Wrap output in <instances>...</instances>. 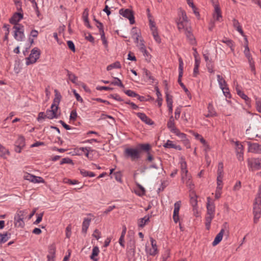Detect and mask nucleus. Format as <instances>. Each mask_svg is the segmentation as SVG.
<instances>
[{"label": "nucleus", "mask_w": 261, "mask_h": 261, "mask_svg": "<svg viewBox=\"0 0 261 261\" xmlns=\"http://www.w3.org/2000/svg\"><path fill=\"white\" fill-rule=\"evenodd\" d=\"M91 221V219L89 218H85L84 219V221L82 223V231L84 233H86L88 228L90 225V222Z\"/></svg>", "instance_id": "obj_22"}, {"label": "nucleus", "mask_w": 261, "mask_h": 261, "mask_svg": "<svg viewBox=\"0 0 261 261\" xmlns=\"http://www.w3.org/2000/svg\"><path fill=\"white\" fill-rule=\"evenodd\" d=\"M124 93L129 97L140 98V96L138 94L130 90H125Z\"/></svg>", "instance_id": "obj_43"}, {"label": "nucleus", "mask_w": 261, "mask_h": 261, "mask_svg": "<svg viewBox=\"0 0 261 261\" xmlns=\"http://www.w3.org/2000/svg\"><path fill=\"white\" fill-rule=\"evenodd\" d=\"M72 227L71 224H69L66 228V237L69 238L71 235Z\"/></svg>", "instance_id": "obj_51"}, {"label": "nucleus", "mask_w": 261, "mask_h": 261, "mask_svg": "<svg viewBox=\"0 0 261 261\" xmlns=\"http://www.w3.org/2000/svg\"><path fill=\"white\" fill-rule=\"evenodd\" d=\"M180 168L181 175L185 174V175L186 176L187 173H188V171L187 169V163L184 160L180 162Z\"/></svg>", "instance_id": "obj_35"}, {"label": "nucleus", "mask_w": 261, "mask_h": 261, "mask_svg": "<svg viewBox=\"0 0 261 261\" xmlns=\"http://www.w3.org/2000/svg\"><path fill=\"white\" fill-rule=\"evenodd\" d=\"M131 35L136 43H138L141 37V33L136 27H133L131 30Z\"/></svg>", "instance_id": "obj_16"}, {"label": "nucleus", "mask_w": 261, "mask_h": 261, "mask_svg": "<svg viewBox=\"0 0 261 261\" xmlns=\"http://www.w3.org/2000/svg\"><path fill=\"white\" fill-rule=\"evenodd\" d=\"M115 179L120 182H122V175L120 172H116L114 174Z\"/></svg>", "instance_id": "obj_57"}, {"label": "nucleus", "mask_w": 261, "mask_h": 261, "mask_svg": "<svg viewBox=\"0 0 261 261\" xmlns=\"http://www.w3.org/2000/svg\"><path fill=\"white\" fill-rule=\"evenodd\" d=\"M200 65V60L199 59L195 60V65L193 70V76L196 77L198 73V68Z\"/></svg>", "instance_id": "obj_36"}, {"label": "nucleus", "mask_w": 261, "mask_h": 261, "mask_svg": "<svg viewBox=\"0 0 261 261\" xmlns=\"http://www.w3.org/2000/svg\"><path fill=\"white\" fill-rule=\"evenodd\" d=\"M121 64L119 62H115V63L108 65L107 67V70L109 71L113 68H120Z\"/></svg>", "instance_id": "obj_37"}, {"label": "nucleus", "mask_w": 261, "mask_h": 261, "mask_svg": "<svg viewBox=\"0 0 261 261\" xmlns=\"http://www.w3.org/2000/svg\"><path fill=\"white\" fill-rule=\"evenodd\" d=\"M232 24L238 32H239L241 35L243 34V31L238 20L233 18L232 20Z\"/></svg>", "instance_id": "obj_24"}, {"label": "nucleus", "mask_w": 261, "mask_h": 261, "mask_svg": "<svg viewBox=\"0 0 261 261\" xmlns=\"http://www.w3.org/2000/svg\"><path fill=\"white\" fill-rule=\"evenodd\" d=\"M152 34L153 36L154 39L158 43H160L161 42V39L158 35V33L157 30L154 31H152Z\"/></svg>", "instance_id": "obj_45"}, {"label": "nucleus", "mask_w": 261, "mask_h": 261, "mask_svg": "<svg viewBox=\"0 0 261 261\" xmlns=\"http://www.w3.org/2000/svg\"><path fill=\"white\" fill-rule=\"evenodd\" d=\"M163 146L167 148H177V145L174 144L172 141L169 140L167 141Z\"/></svg>", "instance_id": "obj_42"}, {"label": "nucleus", "mask_w": 261, "mask_h": 261, "mask_svg": "<svg viewBox=\"0 0 261 261\" xmlns=\"http://www.w3.org/2000/svg\"><path fill=\"white\" fill-rule=\"evenodd\" d=\"M236 89L238 95L242 98L244 99L246 101H250V98L239 89L238 86H237Z\"/></svg>", "instance_id": "obj_31"}, {"label": "nucleus", "mask_w": 261, "mask_h": 261, "mask_svg": "<svg viewBox=\"0 0 261 261\" xmlns=\"http://www.w3.org/2000/svg\"><path fill=\"white\" fill-rule=\"evenodd\" d=\"M55 93V97L54 99V101L53 104H55L56 105H58L60 103V102L61 101L62 96L60 93L58 92V91L57 89H55L54 90Z\"/></svg>", "instance_id": "obj_30"}, {"label": "nucleus", "mask_w": 261, "mask_h": 261, "mask_svg": "<svg viewBox=\"0 0 261 261\" xmlns=\"http://www.w3.org/2000/svg\"><path fill=\"white\" fill-rule=\"evenodd\" d=\"M222 187H217L216 192H215V198L218 199L221 196V190H222Z\"/></svg>", "instance_id": "obj_61"}, {"label": "nucleus", "mask_w": 261, "mask_h": 261, "mask_svg": "<svg viewBox=\"0 0 261 261\" xmlns=\"http://www.w3.org/2000/svg\"><path fill=\"white\" fill-rule=\"evenodd\" d=\"M181 206V201H178L174 204V211L173 219L175 223H177L179 221V211Z\"/></svg>", "instance_id": "obj_12"}, {"label": "nucleus", "mask_w": 261, "mask_h": 261, "mask_svg": "<svg viewBox=\"0 0 261 261\" xmlns=\"http://www.w3.org/2000/svg\"><path fill=\"white\" fill-rule=\"evenodd\" d=\"M119 14L123 17L128 18L131 24L135 23V18L133 12L132 10L128 9H121L119 10Z\"/></svg>", "instance_id": "obj_9"}, {"label": "nucleus", "mask_w": 261, "mask_h": 261, "mask_svg": "<svg viewBox=\"0 0 261 261\" xmlns=\"http://www.w3.org/2000/svg\"><path fill=\"white\" fill-rule=\"evenodd\" d=\"M67 45L68 46V47L73 52L75 51V46H74V44L73 43V42L71 41V40H69L67 41Z\"/></svg>", "instance_id": "obj_63"}, {"label": "nucleus", "mask_w": 261, "mask_h": 261, "mask_svg": "<svg viewBox=\"0 0 261 261\" xmlns=\"http://www.w3.org/2000/svg\"><path fill=\"white\" fill-rule=\"evenodd\" d=\"M33 183H44V180L40 176H35V178H33Z\"/></svg>", "instance_id": "obj_54"}, {"label": "nucleus", "mask_w": 261, "mask_h": 261, "mask_svg": "<svg viewBox=\"0 0 261 261\" xmlns=\"http://www.w3.org/2000/svg\"><path fill=\"white\" fill-rule=\"evenodd\" d=\"M25 211H19L17 212L14 217V224L17 227H23L24 225L23 219L27 215Z\"/></svg>", "instance_id": "obj_4"}, {"label": "nucleus", "mask_w": 261, "mask_h": 261, "mask_svg": "<svg viewBox=\"0 0 261 261\" xmlns=\"http://www.w3.org/2000/svg\"><path fill=\"white\" fill-rule=\"evenodd\" d=\"M179 61V75H178V82L180 86L183 88L185 92L187 93V94H190V92L188 90V89L186 88L185 85L181 82V77L183 75V71H184V63L182 61V60L181 58H179L178 59Z\"/></svg>", "instance_id": "obj_6"}, {"label": "nucleus", "mask_w": 261, "mask_h": 261, "mask_svg": "<svg viewBox=\"0 0 261 261\" xmlns=\"http://www.w3.org/2000/svg\"><path fill=\"white\" fill-rule=\"evenodd\" d=\"M150 241L151 244L152 248L148 249L147 245H146L145 251L147 254L154 256L158 252L157 245L155 241L152 238H150Z\"/></svg>", "instance_id": "obj_11"}, {"label": "nucleus", "mask_w": 261, "mask_h": 261, "mask_svg": "<svg viewBox=\"0 0 261 261\" xmlns=\"http://www.w3.org/2000/svg\"><path fill=\"white\" fill-rule=\"evenodd\" d=\"M149 215H146L143 218L139 219L138 220V226L141 228L144 227V226L149 221L150 219Z\"/></svg>", "instance_id": "obj_23"}, {"label": "nucleus", "mask_w": 261, "mask_h": 261, "mask_svg": "<svg viewBox=\"0 0 261 261\" xmlns=\"http://www.w3.org/2000/svg\"><path fill=\"white\" fill-rule=\"evenodd\" d=\"M10 237V233L6 232L0 233V244L6 242Z\"/></svg>", "instance_id": "obj_32"}, {"label": "nucleus", "mask_w": 261, "mask_h": 261, "mask_svg": "<svg viewBox=\"0 0 261 261\" xmlns=\"http://www.w3.org/2000/svg\"><path fill=\"white\" fill-rule=\"evenodd\" d=\"M236 153L243 152L244 147L241 143L239 141L235 142Z\"/></svg>", "instance_id": "obj_41"}, {"label": "nucleus", "mask_w": 261, "mask_h": 261, "mask_svg": "<svg viewBox=\"0 0 261 261\" xmlns=\"http://www.w3.org/2000/svg\"><path fill=\"white\" fill-rule=\"evenodd\" d=\"M217 81H218V82L219 83V87L220 88L227 86V84L225 80L223 79V77L222 76H221L219 74H218L217 75Z\"/></svg>", "instance_id": "obj_33"}, {"label": "nucleus", "mask_w": 261, "mask_h": 261, "mask_svg": "<svg viewBox=\"0 0 261 261\" xmlns=\"http://www.w3.org/2000/svg\"><path fill=\"white\" fill-rule=\"evenodd\" d=\"M223 165L222 163H219L217 170V175H223Z\"/></svg>", "instance_id": "obj_50"}, {"label": "nucleus", "mask_w": 261, "mask_h": 261, "mask_svg": "<svg viewBox=\"0 0 261 261\" xmlns=\"http://www.w3.org/2000/svg\"><path fill=\"white\" fill-rule=\"evenodd\" d=\"M167 125L168 128L173 133L177 129V128L175 126L174 120L172 115L170 116L169 120L167 122Z\"/></svg>", "instance_id": "obj_21"}, {"label": "nucleus", "mask_w": 261, "mask_h": 261, "mask_svg": "<svg viewBox=\"0 0 261 261\" xmlns=\"http://www.w3.org/2000/svg\"><path fill=\"white\" fill-rule=\"evenodd\" d=\"M181 113V107H178L176 108L175 110V119L177 120L180 117V115Z\"/></svg>", "instance_id": "obj_55"}, {"label": "nucleus", "mask_w": 261, "mask_h": 261, "mask_svg": "<svg viewBox=\"0 0 261 261\" xmlns=\"http://www.w3.org/2000/svg\"><path fill=\"white\" fill-rule=\"evenodd\" d=\"M19 146L23 147L24 146V138L22 137H19L16 142Z\"/></svg>", "instance_id": "obj_59"}, {"label": "nucleus", "mask_w": 261, "mask_h": 261, "mask_svg": "<svg viewBox=\"0 0 261 261\" xmlns=\"http://www.w3.org/2000/svg\"><path fill=\"white\" fill-rule=\"evenodd\" d=\"M46 118L49 119H53L54 118H57L58 116H56L55 113L53 111L50 110H47L46 112Z\"/></svg>", "instance_id": "obj_40"}, {"label": "nucleus", "mask_w": 261, "mask_h": 261, "mask_svg": "<svg viewBox=\"0 0 261 261\" xmlns=\"http://www.w3.org/2000/svg\"><path fill=\"white\" fill-rule=\"evenodd\" d=\"M143 74L146 76L148 80L151 83H153L155 80L154 78L151 75L149 71L147 69L144 68L143 69Z\"/></svg>", "instance_id": "obj_28"}, {"label": "nucleus", "mask_w": 261, "mask_h": 261, "mask_svg": "<svg viewBox=\"0 0 261 261\" xmlns=\"http://www.w3.org/2000/svg\"><path fill=\"white\" fill-rule=\"evenodd\" d=\"M124 154L125 156L130 158L132 161L140 158V151L137 148H127L124 150Z\"/></svg>", "instance_id": "obj_7"}, {"label": "nucleus", "mask_w": 261, "mask_h": 261, "mask_svg": "<svg viewBox=\"0 0 261 261\" xmlns=\"http://www.w3.org/2000/svg\"><path fill=\"white\" fill-rule=\"evenodd\" d=\"M221 89L222 90L223 94L225 96H228V95H229V89L227 87V85L226 86H224L223 87L221 88Z\"/></svg>", "instance_id": "obj_64"}, {"label": "nucleus", "mask_w": 261, "mask_h": 261, "mask_svg": "<svg viewBox=\"0 0 261 261\" xmlns=\"http://www.w3.org/2000/svg\"><path fill=\"white\" fill-rule=\"evenodd\" d=\"M214 215H207L205 216V226L207 230H209L211 227V224L212 220L214 219Z\"/></svg>", "instance_id": "obj_26"}, {"label": "nucleus", "mask_w": 261, "mask_h": 261, "mask_svg": "<svg viewBox=\"0 0 261 261\" xmlns=\"http://www.w3.org/2000/svg\"><path fill=\"white\" fill-rule=\"evenodd\" d=\"M155 91H156V95L157 96V102H158V106L159 107H161V105H162V100H163V99L162 98V94L160 92V90H159V89L158 87H156L155 88Z\"/></svg>", "instance_id": "obj_34"}, {"label": "nucleus", "mask_w": 261, "mask_h": 261, "mask_svg": "<svg viewBox=\"0 0 261 261\" xmlns=\"http://www.w3.org/2000/svg\"><path fill=\"white\" fill-rule=\"evenodd\" d=\"M213 17L216 20H219L220 18L222 17L220 9L217 5L215 6V12L213 14Z\"/></svg>", "instance_id": "obj_27"}, {"label": "nucleus", "mask_w": 261, "mask_h": 261, "mask_svg": "<svg viewBox=\"0 0 261 261\" xmlns=\"http://www.w3.org/2000/svg\"><path fill=\"white\" fill-rule=\"evenodd\" d=\"M13 29L15 30L14 34V38L18 41H23L24 38L23 26L21 24L14 25Z\"/></svg>", "instance_id": "obj_5"}, {"label": "nucleus", "mask_w": 261, "mask_h": 261, "mask_svg": "<svg viewBox=\"0 0 261 261\" xmlns=\"http://www.w3.org/2000/svg\"><path fill=\"white\" fill-rule=\"evenodd\" d=\"M24 178L25 179L29 180L31 182H33V180H34L33 178H35V175H33L32 174L27 173L24 176Z\"/></svg>", "instance_id": "obj_62"}, {"label": "nucleus", "mask_w": 261, "mask_h": 261, "mask_svg": "<svg viewBox=\"0 0 261 261\" xmlns=\"http://www.w3.org/2000/svg\"><path fill=\"white\" fill-rule=\"evenodd\" d=\"M136 115L144 123L148 125L153 124V122L147 115L143 113H137Z\"/></svg>", "instance_id": "obj_18"}, {"label": "nucleus", "mask_w": 261, "mask_h": 261, "mask_svg": "<svg viewBox=\"0 0 261 261\" xmlns=\"http://www.w3.org/2000/svg\"><path fill=\"white\" fill-rule=\"evenodd\" d=\"M112 85H115V86H118L120 87L123 88L124 85L122 83L121 80L118 78V77H115L114 81L112 82L111 83Z\"/></svg>", "instance_id": "obj_44"}, {"label": "nucleus", "mask_w": 261, "mask_h": 261, "mask_svg": "<svg viewBox=\"0 0 261 261\" xmlns=\"http://www.w3.org/2000/svg\"><path fill=\"white\" fill-rule=\"evenodd\" d=\"M178 18L176 20V24L178 30L181 32L182 30L186 31V29H190L188 27V21L186 13L181 8L178 9Z\"/></svg>", "instance_id": "obj_1"}, {"label": "nucleus", "mask_w": 261, "mask_h": 261, "mask_svg": "<svg viewBox=\"0 0 261 261\" xmlns=\"http://www.w3.org/2000/svg\"><path fill=\"white\" fill-rule=\"evenodd\" d=\"M23 18V14L15 13L10 19V22L14 25H18V22Z\"/></svg>", "instance_id": "obj_17"}, {"label": "nucleus", "mask_w": 261, "mask_h": 261, "mask_svg": "<svg viewBox=\"0 0 261 261\" xmlns=\"http://www.w3.org/2000/svg\"><path fill=\"white\" fill-rule=\"evenodd\" d=\"M9 151L0 144V156L4 157L6 154H9Z\"/></svg>", "instance_id": "obj_47"}, {"label": "nucleus", "mask_w": 261, "mask_h": 261, "mask_svg": "<svg viewBox=\"0 0 261 261\" xmlns=\"http://www.w3.org/2000/svg\"><path fill=\"white\" fill-rule=\"evenodd\" d=\"M206 210V214L215 215V204L214 202L212 201L210 197H207Z\"/></svg>", "instance_id": "obj_14"}, {"label": "nucleus", "mask_w": 261, "mask_h": 261, "mask_svg": "<svg viewBox=\"0 0 261 261\" xmlns=\"http://www.w3.org/2000/svg\"><path fill=\"white\" fill-rule=\"evenodd\" d=\"M253 210L254 223L256 224L261 217V197H256L253 203Z\"/></svg>", "instance_id": "obj_2"}, {"label": "nucleus", "mask_w": 261, "mask_h": 261, "mask_svg": "<svg viewBox=\"0 0 261 261\" xmlns=\"http://www.w3.org/2000/svg\"><path fill=\"white\" fill-rule=\"evenodd\" d=\"M249 150L251 152L260 153H261V145L257 143L249 144Z\"/></svg>", "instance_id": "obj_20"}, {"label": "nucleus", "mask_w": 261, "mask_h": 261, "mask_svg": "<svg viewBox=\"0 0 261 261\" xmlns=\"http://www.w3.org/2000/svg\"><path fill=\"white\" fill-rule=\"evenodd\" d=\"M225 231H228V224L227 222H225L223 224L222 228H221L220 231L216 236L214 241L212 243V244L214 246L217 245L221 241Z\"/></svg>", "instance_id": "obj_8"}, {"label": "nucleus", "mask_w": 261, "mask_h": 261, "mask_svg": "<svg viewBox=\"0 0 261 261\" xmlns=\"http://www.w3.org/2000/svg\"><path fill=\"white\" fill-rule=\"evenodd\" d=\"M249 168L252 170H257L261 169V160L259 159H251L248 160Z\"/></svg>", "instance_id": "obj_10"}, {"label": "nucleus", "mask_w": 261, "mask_h": 261, "mask_svg": "<svg viewBox=\"0 0 261 261\" xmlns=\"http://www.w3.org/2000/svg\"><path fill=\"white\" fill-rule=\"evenodd\" d=\"M81 174L84 177L89 176V177H94L95 176L94 173L88 171L84 169L81 170L80 171Z\"/></svg>", "instance_id": "obj_38"}, {"label": "nucleus", "mask_w": 261, "mask_h": 261, "mask_svg": "<svg viewBox=\"0 0 261 261\" xmlns=\"http://www.w3.org/2000/svg\"><path fill=\"white\" fill-rule=\"evenodd\" d=\"M185 34L188 40L189 43L192 45H196V41L194 36L191 32V28L186 29V31H185Z\"/></svg>", "instance_id": "obj_15"}, {"label": "nucleus", "mask_w": 261, "mask_h": 261, "mask_svg": "<svg viewBox=\"0 0 261 261\" xmlns=\"http://www.w3.org/2000/svg\"><path fill=\"white\" fill-rule=\"evenodd\" d=\"M140 149L148 151L150 149V145L149 144H141L139 145Z\"/></svg>", "instance_id": "obj_49"}, {"label": "nucleus", "mask_w": 261, "mask_h": 261, "mask_svg": "<svg viewBox=\"0 0 261 261\" xmlns=\"http://www.w3.org/2000/svg\"><path fill=\"white\" fill-rule=\"evenodd\" d=\"M92 236L98 240L101 238V232L98 229H96L94 230Z\"/></svg>", "instance_id": "obj_52"}, {"label": "nucleus", "mask_w": 261, "mask_h": 261, "mask_svg": "<svg viewBox=\"0 0 261 261\" xmlns=\"http://www.w3.org/2000/svg\"><path fill=\"white\" fill-rule=\"evenodd\" d=\"M40 54L41 51L38 48L34 47L33 48L29 56L25 59L26 65H29L36 63L37 60L40 58Z\"/></svg>", "instance_id": "obj_3"}, {"label": "nucleus", "mask_w": 261, "mask_h": 261, "mask_svg": "<svg viewBox=\"0 0 261 261\" xmlns=\"http://www.w3.org/2000/svg\"><path fill=\"white\" fill-rule=\"evenodd\" d=\"M256 108L257 111L261 113V99H256Z\"/></svg>", "instance_id": "obj_60"}, {"label": "nucleus", "mask_w": 261, "mask_h": 261, "mask_svg": "<svg viewBox=\"0 0 261 261\" xmlns=\"http://www.w3.org/2000/svg\"><path fill=\"white\" fill-rule=\"evenodd\" d=\"M222 41V42L225 43L228 47H229L231 51H233V44L232 40L226 39L225 40H223Z\"/></svg>", "instance_id": "obj_48"}, {"label": "nucleus", "mask_w": 261, "mask_h": 261, "mask_svg": "<svg viewBox=\"0 0 261 261\" xmlns=\"http://www.w3.org/2000/svg\"><path fill=\"white\" fill-rule=\"evenodd\" d=\"M89 10L88 8H86L84 9V12L83 13L82 17L85 22H88L89 19Z\"/></svg>", "instance_id": "obj_46"}, {"label": "nucleus", "mask_w": 261, "mask_h": 261, "mask_svg": "<svg viewBox=\"0 0 261 261\" xmlns=\"http://www.w3.org/2000/svg\"><path fill=\"white\" fill-rule=\"evenodd\" d=\"M166 98L167 106L172 105V97L168 93H166Z\"/></svg>", "instance_id": "obj_56"}, {"label": "nucleus", "mask_w": 261, "mask_h": 261, "mask_svg": "<svg viewBox=\"0 0 261 261\" xmlns=\"http://www.w3.org/2000/svg\"><path fill=\"white\" fill-rule=\"evenodd\" d=\"M173 133L184 141L185 143H189V140L187 139L186 135L185 134L180 132L178 129Z\"/></svg>", "instance_id": "obj_29"}, {"label": "nucleus", "mask_w": 261, "mask_h": 261, "mask_svg": "<svg viewBox=\"0 0 261 261\" xmlns=\"http://www.w3.org/2000/svg\"><path fill=\"white\" fill-rule=\"evenodd\" d=\"M67 76L69 78V79L74 84L76 83V81L77 80V76L73 73H72L71 72L69 71V70H67Z\"/></svg>", "instance_id": "obj_39"}, {"label": "nucleus", "mask_w": 261, "mask_h": 261, "mask_svg": "<svg viewBox=\"0 0 261 261\" xmlns=\"http://www.w3.org/2000/svg\"><path fill=\"white\" fill-rule=\"evenodd\" d=\"M99 253V249L97 246L93 247L92 254L90 255V258L93 261H98V258H96Z\"/></svg>", "instance_id": "obj_25"}, {"label": "nucleus", "mask_w": 261, "mask_h": 261, "mask_svg": "<svg viewBox=\"0 0 261 261\" xmlns=\"http://www.w3.org/2000/svg\"><path fill=\"white\" fill-rule=\"evenodd\" d=\"M185 175V174L181 175V180L182 182L186 184L187 186L188 187L190 190L193 189L194 188V184L191 180V175L189 174L188 173H187L186 176Z\"/></svg>", "instance_id": "obj_13"}, {"label": "nucleus", "mask_w": 261, "mask_h": 261, "mask_svg": "<svg viewBox=\"0 0 261 261\" xmlns=\"http://www.w3.org/2000/svg\"><path fill=\"white\" fill-rule=\"evenodd\" d=\"M56 248L54 245H51L49 247L48 254L47 256V261H54L55 257Z\"/></svg>", "instance_id": "obj_19"}, {"label": "nucleus", "mask_w": 261, "mask_h": 261, "mask_svg": "<svg viewBox=\"0 0 261 261\" xmlns=\"http://www.w3.org/2000/svg\"><path fill=\"white\" fill-rule=\"evenodd\" d=\"M158 163H153L151 166L150 168H154L158 169L159 168V165H162V162L160 158L158 159Z\"/></svg>", "instance_id": "obj_53"}, {"label": "nucleus", "mask_w": 261, "mask_h": 261, "mask_svg": "<svg viewBox=\"0 0 261 261\" xmlns=\"http://www.w3.org/2000/svg\"><path fill=\"white\" fill-rule=\"evenodd\" d=\"M223 175H217V187H222Z\"/></svg>", "instance_id": "obj_58"}]
</instances>
